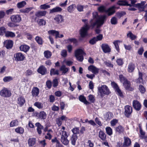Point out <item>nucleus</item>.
<instances>
[{"label":"nucleus","instance_id":"10","mask_svg":"<svg viewBox=\"0 0 147 147\" xmlns=\"http://www.w3.org/2000/svg\"><path fill=\"white\" fill-rule=\"evenodd\" d=\"M14 56L15 60L17 61H23L25 58L24 55L20 53H18L15 54Z\"/></svg>","mask_w":147,"mask_h":147},{"label":"nucleus","instance_id":"8","mask_svg":"<svg viewBox=\"0 0 147 147\" xmlns=\"http://www.w3.org/2000/svg\"><path fill=\"white\" fill-rule=\"evenodd\" d=\"M0 94L3 97H9L11 95V92L10 91L5 88L0 91Z\"/></svg>","mask_w":147,"mask_h":147},{"label":"nucleus","instance_id":"48","mask_svg":"<svg viewBox=\"0 0 147 147\" xmlns=\"http://www.w3.org/2000/svg\"><path fill=\"white\" fill-rule=\"evenodd\" d=\"M15 131L17 133L22 134L24 132V130L23 128L18 127L15 129Z\"/></svg>","mask_w":147,"mask_h":147},{"label":"nucleus","instance_id":"12","mask_svg":"<svg viewBox=\"0 0 147 147\" xmlns=\"http://www.w3.org/2000/svg\"><path fill=\"white\" fill-rule=\"evenodd\" d=\"M54 20L57 24L61 23L63 22V17L61 15L58 14L55 16Z\"/></svg>","mask_w":147,"mask_h":147},{"label":"nucleus","instance_id":"24","mask_svg":"<svg viewBox=\"0 0 147 147\" xmlns=\"http://www.w3.org/2000/svg\"><path fill=\"white\" fill-rule=\"evenodd\" d=\"M117 4L120 6H127L130 7L131 6V4L128 3L127 2L123 0L118 1Z\"/></svg>","mask_w":147,"mask_h":147},{"label":"nucleus","instance_id":"31","mask_svg":"<svg viewBox=\"0 0 147 147\" xmlns=\"http://www.w3.org/2000/svg\"><path fill=\"white\" fill-rule=\"evenodd\" d=\"M124 131V128L121 125H119L115 128V131L116 132L120 134Z\"/></svg>","mask_w":147,"mask_h":147},{"label":"nucleus","instance_id":"6","mask_svg":"<svg viewBox=\"0 0 147 147\" xmlns=\"http://www.w3.org/2000/svg\"><path fill=\"white\" fill-rule=\"evenodd\" d=\"M10 19L12 22L19 23L21 20L20 16L18 14L11 16L10 17Z\"/></svg>","mask_w":147,"mask_h":147},{"label":"nucleus","instance_id":"64","mask_svg":"<svg viewBox=\"0 0 147 147\" xmlns=\"http://www.w3.org/2000/svg\"><path fill=\"white\" fill-rule=\"evenodd\" d=\"M116 62L119 65H122L123 63L122 59L121 58L118 59L116 61Z\"/></svg>","mask_w":147,"mask_h":147},{"label":"nucleus","instance_id":"23","mask_svg":"<svg viewBox=\"0 0 147 147\" xmlns=\"http://www.w3.org/2000/svg\"><path fill=\"white\" fill-rule=\"evenodd\" d=\"M35 126L37 127V131L38 133L40 134L42 133V129H43V127L39 123H37L35 124Z\"/></svg>","mask_w":147,"mask_h":147},{"label":"nucleus","instance_id":"41","mask_svg":"<svg viewBox=\"0 0 147 147\" xmlns=\"http://www.w3.org/2000/svg\"><path fill=\"white\" fill-rule=\"evenodd\" d=\"M112 117L111 113L109 112L106 113L105 115V118L106 120H108L111 119Z\"/></svg>","mask_w":147,"mask_h":147},{"label":"nucleus","instance_id":"62","mask_svg":"<svg viewBox=\"0 0 147 147\" xmlns=\"http://www.w3.org/2000/svg\"><path fill=\"white\" fill-rule=\"evenodd\" d=\"M77 9L79 12H82L83 11L84 6L80 5H78L77 6Z\"/></svg>","mask_w":147,"mask_h":147},{"label":"nucleus","instance_id":"53","mask_svg":"<svg viewBox=\"0 0 147 147\" xmlns=\"http://www.w3.org/2000/svg\"><path fill=\"white\" fill-rule=\"evenodd\" d=\"M120 41H115L113 42V44H114L115 48L118 52H119V45L118 44V43H119Z\"/></svg>","mask_w":147,"mask_h":147},{"label":"nucleus","instance_id":"40","mask_svg":"<svg viewBox=\"0 0 147 147\" xmlns=\"http://www.w3.org/2000/svg\"><path fill=\"white\" fill-rule=\"evenodd\" d=\"M50 6L49 5L47 4H45L41 5L39 7L40 9L45 10L50 8Z\"/></svg>","mask_w":147,"mask_h":147},{"label":"nucleus","instance_id":"3","mask_svg":"<svg viewBox=\"0 0 147 147\" xmlns=\"http://www.w3.org/2000/svg\"><path fill=\"white\" fill-rule=\"evenodd\" d=\"M98 94L101 97H103L105 95L109 94L111 92L108 87L105 85H102L98 88Z\"/></svg>","mask_w":147,"mask_h":147},{"label":"nucleus","instance_id":"38","mask_svg":"<svg viewBox=\"0 0 147 147\" xmlns=\"http://www.w3.org/2000/svg\"><path fill=\"white\" fill-rule=\"evenodd\" d=\"M26 4V2L23 1L18 3L17 5V6L18 8L20 9L23 7Z\"/></svg>","mask_w":147,"mask_h":147},{"label":"nucleus","instance_id":"20","mask_svg":"<svg viewBox=\"0 0 147 147\" xmlns=\"http://www.w3.org/2000/svg\"><path fill=\"white\" fill-rule=\"evenodd\" d=\"M39 92V90L37 87H34L32 90L31 93L33 96L36 97L38 96Z\"/></svg>","mask_w":147,"mask_h":147},{"label":"nucleus","instance_id":"56","mask_svg":"<svg viewBox=\"0 0 147 147\" xmlns=\"http://www.w3.org/2000/svg\"><path fill=\"white\" fill-rule=\"evenodd\" d=\"M72 132L74 134H78L79 133V129L78 127H75L72 130Z\"/></svg>","mask_w":147,"mask_h":147},{"label":"nucleus","instance_id":"25","mask_svg":"<svg viewBox=\"0 0 147 147\" xmlns=\"http://www.w3.org/2000/svg\"><path fill=\"white\" fill-rule=\"evenodd\" d=\"M38 115V117L39 119H45L46 118L47 114L44 111H41L40 112Z\"/></svg>","mask_w":147,"mask_h":147},{"label":"nucleus","instance_id":"58","mask_svg":"<svg viewBox=\"0 0 147 147\" xmlns=\"http://www.w3.org/2000/svg\"><path fill=\"white\" fill-rule=\"evenodd\" d=\"M13 79V78L11 76H7L5 77L3 80L5 82H7L10 81Z\"/></svg>","mask_w":147,"mask_h":147},{"label":"nucleus","instance_id":"39","mask_svg":"<svg viewBox=\"0 0 147 147\" xmlns=\"http://www.w3.org/2000/svg\"><path fill=\"white\" fill-rule=\"evenodd\" d=\"M5 35L7 37H13L15 36V34L14 33L10 31L6 32Z\"/></svg>","mask_w":147,"mask_h":147},{"label":"nucleus","instance_id":"36","mask_svg":"<svg viewBox=\"0 0 147 147\" xmlns=\"http://www.w3.org/2000/svg\"><path fill=\"white\" fill-rule=\"evenodd\" d=\"M76 5L75 4H73L69 6L67 8V10L69 13L72 12L74 10Z\"/></svg>","mask_w":147,"mask_h":147},{"label":"nucleus","instance_id":"35","mask_svg":"<svg viewBox=\"0 0 147 147\" xmlns=\"http://www.w3.org/2000/svg\"><path fill=\"white\" fill-rule=\"evenodd\" d=\"M69 68L66 67L65 66L63 65H62L60 68V70L63 71L62 74H65L69 70Z\"/></svg>","mask_w":147,"mask_h":147},{"label":"nucleus","instance_id":"13","mask_svg":"<svg viewBox=\"0 0 147 147\" xmlns=\"http://www.w3.org/2000/svg\"><path fill=\"white\" fill-rule=\"evenodd\" d=\"M133 106L136 110L139 111L140 110L141 105L140 103L137 100H134L133 102Z\"/></svg>","mask_w":147,"mask_h":147},{"label":"nucleus","instance_id":"51","mask_svg":"<svg viewBox=\"0 0 147 147\" xmlns=\"http://www.w3.org/2000/svg\"><path fill=\"white\" fill-rule=\"evenodd\" d=\"M18 121L17 120L12 121L10 123V126L11 127H13L18 125Z\"/></svg>","mask_w":147,"mask_h":147},{"label":"nucleus","instance_id":"29","mask_svg":"<svg viewBox=\"0 0 147 147\" xmlns=\"http://www.w3.org/2000/svg\"><path fill=\"white\" fill-rule=\"evenodd\" d=\"M123 143L127 147L131 144V141L129 138L125 137H124V142Z\"/></svg>","mask_w":147,"mask_h":147},{"label":"nucleus","instance_id":"50","mask_svg":"<svg viewBox=\"0 0 147 147\" xmlns=\"http://www.w3.org/2000/svg\"><path fill=\"white\" fill-rule=\"evenodd\" d=\"M35 40L38 44L40 45H42V44L43 41L41 38L37 36L35 38Z\"/></svg>","mask_w":147,"mask_h":147},{"label":"nucleus","instance_id":"4","mask_svg":"<svg viewBox=\"0 0 147 147\" xmlns=\"http://www.w3.org/2000/svg\"><path fill=\"white\" fill-rule=\"evenodd\" d=\"M83 51L80 49H78L75 51V56L78 60L82 61L84 59L83 55H85Z\"/></svg>","mask_w":147,"mask_h":147},{"label":"nucleus","instance_id":"45","mask_svg":"<svg viewBox=\"0 0 147 147\" xmlns=\"http://www.w3.org/2000/svg\"><path fill=\"white\" fill-rule=\"evenodd\" d=\"M59 74V71L58 70H55L54 69H52L50 71V74L52 75H58Z\"/></svg>","mask_w":147,"mask_h":147},{"label":"nucleus","instance_id":"46","mask_svg":"<svg viewBox=\"0 0 147 147\" xmlns=\"http://www.w3.org/2000/svg\"><path fill=\"white\" fill-rule=\"evenodd\" d=\"M111 23L112 24L115 25L117 23V18L115 17H113L111 20Z\"/></svg>","mask_w":147,"mask_h":147},{"label":"nucleus","instance_id":"32","mask_svg":"<svg viewBox=\"0 0 147 147\" xmlns=\"http://www.w3.org/2000/svg\"><path fill=\"white\" fill-rule=\"evenodd\" d=\"M135 68V65L131 63L129 64L128 67V71L129 72H132L134 71Z\"/></svg>","mask_w":147,"mask_h":147},{"label":"nucleus","instance_id":"63","mask_svg":"<svg viewBox=\"0 0 147 147\" xmlns=\"http://www.w3.org/2000/svg\"><path fill=\"white\" fill-rule=\"evenodd\" d=\"M139 129L140 130V132L141 134L140 137L141 138L143 139L144 138V136H145V133L143 131L141 127L139 126Z\"/></svg>","mask_w":147,"mask_h":147},{"label":"nucleus","instance_id":"15","mask_svg":"<svg viewBox=\"0 0 147 147\" xmlns=\"http://www.w3.org/2000/svg\"><path fill=\"white\" fill-rule=\"evenodd\" d=\"M88 69L91 71L94 74H97L98 73L99 69L96 68L93 65H91L88 67Z\"/></svg>","mask_w":147,"mask_h":147},{"label":"nucleus","instance_id":"16","mask_svg":"<svg viewBox=\"0 0 147 147\" xmlns=\"http://www.w3.org/2000/svg\"><path fill=\"white\" fill-rule=\"evenodd\" d=\"M13 42L10 40H7L4 42V46L7 49H11L13 47Z\"/></svg>","mask_w":147,"mask_h":147},{"label":"nucleus","instance_id":"30","mask_svg":"<svg viewBox=\"0 0 147 147\" xmlns=\"http://www.w3.org/2000/svg\"><path fill=\"white\" fill-rule=\"evenodd\" d=\"M36 139L35 138H30L28 140V144L29 146H32L35 143Z\"/></svg>","mask_w":147,"mask_h":147},{"label":"nucleus","instance_id":"44","mask_svg":"<svg viewBox=\"0 0 147 147\" xmlns=\"http://www.w3.org/2000/svg\"><path fill=\"white\" fill-rule=\"evenodd\" d=\"M127 36L129 37L131 40H134L137 38V36L133 34L131 32H129L127 34Z\"/></svg>","mask_w":147,"mask_h":147},{"label":"nucleus","instance_id":"1","mask_svg":"<svg viewBox=\"0 0 147 147\" xmlns=\"http://www.w3.org/2000/svg\"><path fill=\"white\" fill-rule=\"evenodd\" d=\"M92 15L93 18L90 22V26L92 27V28H93L96 25L97 28L99 27L104 23L106 20L107 16L105 15L99 16L96 12H93Z\"/></svg>","mask_w":147,"mask_h":147},{"label":"nucleus","instance_id":"21","mask_svg":"<svg viewBox=\"0 0 147 147\" xmlns=\"http://www.w3.org/2000/svg\"><path fill=\"white\" fill-rule=\"evenodd\" d=\"M38 72L42 75H44L47 73L46 68L43 66H40L37 70Z\"/></svg>","mask_w":147,"mask_h":147},{"label":"nucleus","instance_id":"37","mask_svg":"<svg viewBox=\"0 0 147 147\" xmlns=\"http://www.w3.org/2000/svg\"><path fill=\"white\" fill-rule=\"evenodd\" d=\"M79 100L81 102L84 103L85 104H87L89 103L86 100L85 97L82 95H80L79 97Z\"/></svg>","mask_w":147,"mask_h":147},{"label":"nucleus","instance_id":"47","mask_svg":"<svg viewBox=\"0 0 147 147\" xmlns=\"http://www.w3.org/2000/svg\"><path fill=\"white\" fill-rule=\"evenodd\" d=\"M44 54L45 57L47 58H49L50 57L51 55V53L48 51H45L44 52Z\"/></svg>","mask_w":147,"mask_h":147},{"label":"nucleus","instance_id":"9","mask_svg":"<svg viewBox=\"0 0 147 147\" xmlns=\"http://www.w3.org/2000/svg\"><path fill=\"white\" fill-rule=\"evenodd\" d=\"M116 7L113 5L109 8L106 11L108 16H110L113 15L115 12Z\"/></svg>","mask_w":147,"mask_h":147},{"label":"nucleus","instance_id":"33","mask_svg":"<svg viewBox=\"0 0 147 147\" xmlns=\"http://www.w3.org/2000/svg\"><path fill=\"white\" fill-rule=\"evenodd\" d=\"M18 103L21 106L25 102L24 98L22 96L18 98Z\"/></svg>","mask_w":147,"mask_h":147},{"label":"nucleus","instance_id":"27","mask_svg":"<svg viewBox=\"0 0 147 147\" xmlns=\"http://www.w3.org/2000/svg\"><path fill=\"white\" fill-rule=\"evenodd\" d=\"M99 137L102 140L105 141L106 138V135L103 131L100 130L99 132Z\"/></svg>","mask_w":147,"mask_h":147},{"label":"nucleus","instance_id":"22","mask_svg":"<svg viewBox=\"0 0 147 147\" xmlns=\"http://www.w3.org/2000/svg\"><path fill=\"white\" fill-rule=\"evenodd\" d=\"M30 47L27 45H21L20 49L21 51H23L24 52H27L29 49Z\"/></svg>","mask_w":147,"mask_h":147},{"label":"nucleus","instance_id":"14","mask_svg":"<svg viewBox=\"0 0 147 147\" xmlns=\"http://www.w3.org/2000/svg\"><path fill=\"white\" fill-rule=\"evenodd\" d=\"M146 2H142L141 3H138L135 5V7L138 8V9L140 11H143L145 8L146 7V5H144Z\"/></svg>","mask_w":147,"mask_h":147},{"label":"nucleus","instance_id":"18","mask_svg":"<svg viewBox=\"0 0 147 147\" xmlns=\"http://www.w3.org/2000/svg\"><path fill=\"white\" fill-rule=\"evenodd\" d=\"M101 48L105 53H109L111 51V49L109 45L107 44H102L101 45Z\"/></svg>","mask_w":147,"mask_h":147},{"label":"nucleus","instance_id":"28","mask_svg":"<svg viewBox=\"0 0 147 147\" xmlns=\"http://www.w3.org/2000/svg\"><path fill=\"white\" fill-rule=\"evenodd\" d=\"M62 10V9L61 8L59 7H56L51 9L50 11V13H52L54 12H61Z\"/></svg>","mask_w":147,"mask_h":147},{"label":"nucleus","instance_id":"11","mask_svg":"<svg viewBox=\"0 0 147 147\" xmlns=\"http://www.w3.org/2000/svg\"><path fill=\"white\" fill-rule=\"evenodd\" d=\"M123 85L125 89L128 91H132L134 89L131 87V84L129 81L126 80L123 83Z\"/></svg>","mask_w":147,"mask_h":147},{"label":"nucleus","instance_id":"34","mask_svg":"<svg viewBox=\"0 0 147 147\" xmlns=\"http://www.w3.org/2000/svg\"><path fill=\"white\" fill-rule=\"evenodd\" d=\"M77 139V136L75 134H73L71 136V143L73 145H75L76 144V141Z\"/></svg>","mask_w":147,"mask_h":147},{"label":"nucleus","instance_id":"55","mask_svg":"<svg viewBox=\"0 0 147 147\" xmlns=\"http://www.w3.org/2000/svg\"><path fill=\"white\" fill-rule=\"evenodd\" d=\"M61 55L62 56L65 57L67 56V51L65 50H63L61 52Z\"/></svg>","mask_w":147,"mask_h":147},{"label":"nucleus","instance_id":"54","mask_svg":"<svg viewBox=\"0 0 147 147\" xmlns=\"http://www.w3.org/2000/svg\"><path fill=\"white\" fill-rule=\"evenodd\" d=\"M119 78L121 82L123 83V82H125L126 81V80H127L122 75H120L119 76Z\"/></svg>","mask_w":147,"mask_h":147},{"label":"nucleus","instance_id":"5","mask_svg":"<svg viewBox=\"0 0 147 147\" xmlns=\"http://www.w3.org/2000/svg\"><path fill=\"white\" fill-rule=\"evenodd\" d=\"M90 26H89L86 23L82 27L80 30V34L82 37H84L87 34V32L89 29Z\"/></svg>","mask_w":147,"mask_h":147},{"label":"nucleus","instance_id":"57","mask_svg":"<svg viewBox=\"0 0 147 147\" xmlns=\"http://www.w3.org/2000/svg\"><path fill=\"white\" fill-rule=\"evenodd\" d=\"M139 90L142 93H144L146 91L145 88L142 85H140L139 86Z\"/></svg>","mask_w":147,"mask_h":147},{"label":"nucleus","instance_id":"26","mask_svg":"<svg viewBox=\"0 0 147 147\" xmlns=\"http://www.w3.org/2000/svg\"><path fill=\"white\" fill-rule=\"evenodd\" d=\"M48 33L49 34L55 35L56 38H58V35H59V33L58 31L53 30H49L48 31Z\"/></svg>","mask_w":147,"mask_h":147},{"label":"nucleus","instance_id":"59","mask_svg":"<svg viewBox=\"0 0 147 147\" xmlns=\"http://www.w3.org/2000/svg\"><path fill=\"white\" fill-rule=\"evenodd\" d=\"M6 29L5 27H2L0 28V35H3V34L5 33Z\"/></svg>","mask_w":147,"mask_h":147},{"label":"nucleus","instance_id":"43","mask_svg":"<svg viewBox=\"0 0 147 147\" xmlns=\"http://www.w3.org/2000/svg\"><path fill=\"white\" fill-rule=\"evenodd\" d=\"M105 129L107 133L109 135L111 136L112 134V129L110 127H107Z\"/></svg>","mask_w":147,"mask_h":147},{"label":"nucleus","instance_id":"61","mask_svg":"<svg viewBox=\"0 0 147 147\" xmlns=\"http://www.w3.org/2000/svg\"><path fill=\"white\" fill-rule=\"evenodd\" d=\"M115 91L117 94L119 95L120 96L122 97L123 96L122 92L119 88L115 90Z\"/></svg>","mask_w":147,"mask_h":147},{"label":"nucleus","instance_id":"2","mask_svg":"<svg viewBox=\"0 0 147 147\" xmlns=\"http://www.w3.org/2000/svg\"><path fill=\"white\" fill-rule=\"evenodd\" d=\"M57 134L58 136H61V141L64 145H67L69 143V140L67 138L68 136L66 131L58 129L57 132Z\"/></svg>","mask_w":147,"mask_h":147},{"label":"nucleus","instance_id":"49","mask_svg":"<svg viewBox=\"0 0 147 147\" xmlns=\"http://www.w3.org/2000/svg\"><path fill=\"white\" fill-rule=\"evenodd\" d=\"M98 10L99 11L101 12H106V10L105 9V7L104 6H101L98 8Z\"/></svg>","mask_w":147,"mask_h":147},{"label":"nucleus","instance_id":"7","mask_svg":"<svg viewBox=\"0 0 147 147\" xmlns=\"http://www.w3.org/2000/svg\"><path fill=\"white\" fill-rule=\"evenodd\" d=\"M132 112V108L129 105H126L125 107L124 114L126 117H129Z\"/></svg>","mask_w":147,"mask_h":147},{"label":"nucleus","instance_id":"17","mask_svg":"<svg viewBox=\"0 0 147 147\" xmlns=\"http://www.w3.org/2000/svg\"><path fill=\"white\" fill-rule=\"evenodd\" d=\"M67 119V117L64 115H63L61 117L57 118L56 119V123L58 125L60 126L62 124V121L63 120H66Z\"/></svg>","mask_w":147,"mask_h":147},{"label":"nucleus","instance_id":"52","mask_svg":"<svg viewBox=\"0 0 147 147\" xmlns=\"http://www.w3.org/2000/svg\"><path fill=\"white\" fill-rule=\"evenodd\" d=\"M139 77L137 80V83L139 84L140 83L142 82L143 81V79L142 78V74L140 72H139Z\"/></svg>","mask_w":147,"mask_h":147},{"label":"nucleus","instance_id":"60","mask_svg":"<svg viewBox=\"0 0 147 147\" xmlns=\"http://www.w3.org/2000/svg\"><path fill=\"white\" fill-rule=\"evenodd\" d=\"M34 105L39 109H42L43 107L42 104L38 102H35L34 104Z\"/></svg>","mask_w":147,"mask_h":147},{"label":"nucleus","instance_id":"19","mask_svg":"<svg viewBox=\"0 0 147 147\" xmlns=\"http://www.w3.org/2000/svg\"><path fill=\"white\" fill-rule=\"evenodd\" d=\"M47 13L46 11H38L35 13V15L37 17H42L45 16Z\"/></svg>","mask_w":147,"mask_h":147},{"label":"nucleus","instance_id":"42","mask_svg":"<svg viewBox=\"0 0 147 147\" xmlns=\"http://www.w3.org/2000/svg\"><path fill=\"white\" fill-rule=\"evenodd\" d=\"M37 23L39 26L45 25L46 23V21L43 19H40L37 20Z\"/></svg>","mask_w":147,"mask_h":147}]
</instances>
